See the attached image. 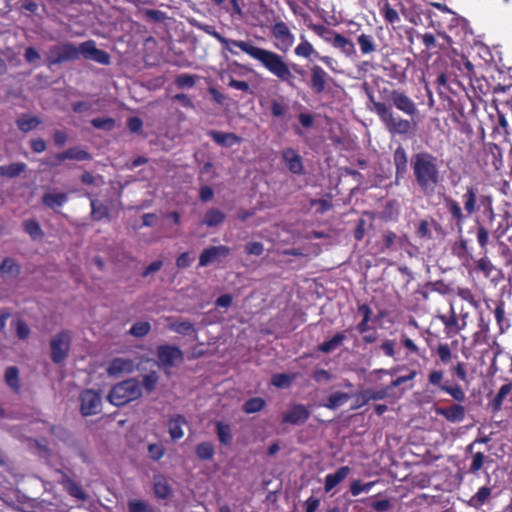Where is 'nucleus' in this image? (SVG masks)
<instances>
[{
    "label": "nucleus",
    "mask_w": 512,
    "mask_h": 512,
    "mask_svg": "<svg viewBox=\"0 0 512 512\" xmlns=\"http://www.w3.org/2000/svg\"><path fill=\"white\" fill-rule=\"evenodd\" d=\"M391 387H386V388H382V389H379V390H367L365 391L364 393V401L362 404H366L368 401L370 400H382V399H385L386 397H388V392H389V389Z\"/></svg>",
    "instance_id": "69168bd1"
},
{
    "label": "nucleus",
    "mask_w": 512,
    "mask_h": 512,
    "mask_svg": "<svg viewBox=\"0 0 512 512\" xmlns=\"http://www.w3.org/2000/svg\"><path fill=\"white\" fill-rule=\"evenodd\" d=\"M215 426L219 442L225 446L231 445L233 441V435L231 432L230 425L223 421H217Z\"/></svg>",
    "instance_id": "58836bf2"
},
{
    "label": "nucleus",
    "mask_w": 512,
    "mask_h": 512,
    "mask_svg": "<svg viewBox=\"0 0 512 512\" xmlns=\"http://www.w3.org/2000/svg\"><path fill=\"white\" fill-rule=\"evenodd\" d=\"M80 412L83 416H92L101 412L102 398L99 392L86 389L80 394Z\"/></svg>",
    "instance_id": "9d476101"
},
{
    "label": "nucleus",
    "mask_w": 512,
    "mask_h": 512,
    "mask_svg": "<svg viewBox=\"0 0 512 512\" xmlns=\"http://www.w3.org/2000/svg\"><path fill=\"white\" fill-rule=\"evenodd\" d=\"M461 402L452 404L447 407H438L435 409L436 414L444 417L448 422L460 423L465 419L466 409Z\"/></svg>",
    "instance_id": "aec40b11"
},
{
    "label": "nucleus",
    "mask_w": 512,
    "mask_h": 512,
    "mask_svg": "<svg viewBox=\"0 0 512 512\" xmlns=\"http://www.w3.org/2000/svg\"><path fill=\"white\" fill-rule=\"evenodd\" d=\"M142 396L140 382L136 378H129L112 386L107 399L117 407L124 406Z\"/></svg>",
    "instance_id": "39448f33"
},
{
    "label": "nucleus",
    "mask_w": 512,
    "mask_h": 512,
    "mask_svg": "<svg viewBox=\"0 0 512 512\" xmlns=\"http://www.w3.org/2000/svg\"><path fill=\"white\" fill-rule=\"evenodd\" d=\"M203 31L216 39L223 49H228L231 45H238L239 49L250 58L257 61L269 73L274 75L281 82H286L294 87V77L290 72L288 64L284 61V56L262 47L255 46L251 41L234 40L223 36L214 27L205 25Z\"/></svg>",
    "instance_id": "7ed1b4c3"
},
{
    "label": "nucleus",
    "mask_w": 512,
    "mask_h": 512,
    "mask_svg": "<svg viewBox=\"0 0 512 512\" xmlns=\"http://www.w3.org/2000/svg\"><path fill=\"white\" fill-rule=\"evenodd\" d=\"M511 391L512 382L506 383L500 387L495 397L488 404L493 413H497L502 409L503 402Z\"/></svg>",
    "instance_id": "72a5a7b5"
},
{
    "label": "nucleus",
    "mask_w": 512,
    "mask_h": 512,
    "mask_svg": "<svg viewBox=\"0 0 512 512\" xmlns=\"http://www.w3.org/2000/svg\"><path fill=\"white\" fill-rule=\"evenodd\" d=\"M231 249L226 245L210 246L205 248L199 255V267H207L208 265L220 262L222 259L230 255Z\"/></svg>",
    "instance_id": "2eb2a0df"
},
{
    "label": "nucleus",
    "mask_w": 512,
    "mask_h": 512,
    "mask_svg": "<svg viewBox=\"0 0 512 512\" xmlns=\"http://www.w3.org/2000/svg\"><path fill=\"white\" fill-rule=\"evenodd\" d=\"M350 329H347L343 332H337L331 339L325 340L321 344L318 345V351L322 353H331L336 350L346 339V332Z\"/></svg>",
    "instance_id": "473e14b6"
},
{
    "label": "nucleus",
    "mask_w": 512,
    "mask_h": 512,
    "mask_svg": "<svg viewBox=\"0 0 512 512\" xmlns=\"http://www.w3.org/2000/svg\"><path fill=\"white\" fill-rule=\"evenodd\" d=\"M383 238V246L380 249V252H386L388 250H396L397 245H401V240L397 236V234L391 230L383 231L382 233Z\"/></svg>",
    "instance_id": "a18cd8bd"
},
{
    "label": "nucleus",
    "mask_w": 512,
    "mask_h": 512,
    "mask_svg": "<svg viewBox=\"0 0 512 512\" xmlns=\"http://www.w3.org/2000/svg\"><path fill=\"white\" fill-rule=\"evenodd\" d=\"M351 469L349 466L340 467L335 473H329L325 477L324 489L326 492H330L340 482H342L350 473Z\"/></svg>",
    "instance_id": "c85d7f7f"
},
{
    "label": "nucleus",
    "mask_w": 512,
    "mask_h": 512,
    "mask_svg": "<svg viewBox=\"0 0 512 512\" xmlns=\"http://www.w3.org/2000/svg\"><path fill=\"white\" fill-rule=\"evenodd\" d=\"M476 239H477V243L481 249V254L482 253H488V244H489V241H490V232L489 230L479 224L477 227H476Z\"/></svg>",
    "instance_id": "09e8293b"
},
{
    "label": "nucleus",
    "mask_w": 512,
    "mask_h": 512,
    "mask_svg": "<svg viewBox=\"0 0 512 512\" xmlns=\"http://www.w3.org/2000/svg\"><path fill=\"white\" fill-rule=\"evenodd\" d=\"M21 273V265L11 257H5L0 263V275L2 277H18Z\"/></svg>",
    "instance_id": "f704fd0d"
},
{
    "label": "nucleus",
    "mask_w": 512,
    "mask_h": 512,
    "mask_svg": "<svg viewBox=\"0 0 512 512\" xmlns=\"http://www.w3.org/2000/svg\"><path fill=\"white\" fill-rule=\"evenodd\" d=\"M157 359L159 365L170 368L175 365V362H182L184 355L182 350L174 345L163 344L157 347Z\"/></svg>",
    "instance_id": "4468645a"
},
{
    "label": "nucleus",
    "mask_w": 512,
    "mask_h": 512,
    "mask_svg": "<svg viewBox=\"0 0 512 512\" xmlns=\"http://www.w3.org/2000/svg\"><path fill=\"white\" fill-rule=\"evenodd\" d=\"M497 116H498L497 125L493 129L492 135L494 137H496V135H501V136H503L504 139H506L510 135V132L508 130L509 129L508 121H507L505 115L499 111L497 113Z\"/></svg>",
    "instance_id": "6e6d98bb"
},
{
    "label": "nucleus",
    "mask_w": 512,
    "mask_h": 512,
    "mask_svg": "<svg viewBox=\"0 0 512 512\" xmlns=\"http://www.w3.org/2000/svg\"><path fill=\"white\" fill-rule=\"evenodd\" d=\"M91 205V216L93 220L100 221L105 217H108V208L103 203L99 202L97 199L90 200Z\"/></svg>",
    "instance_id": "3c124183"
},
{
    "label": "nucleus",
    "mask_w": 512,
    "mask_h": 512,
    "mask_svg": "<svg viewBox=\"0 0 512 512\" xmlns=\"http://www.w3.org/2000/svg\"><path fill=\"white\" fill-rule=\"evenodd\" d=\"M393 162L395 166V179L396 182L399 179L405 177L408 171V156L405 148L399 145L393 153Z\"/></svg>",
    "instance_id": "b1692460"
},
{
    "label": "nucleus",
    "mask_w": 512,
    "mask_h": 512,
    "mask_svg": "<svg viewBox=\"0 0 512 512\" xmlns=\"http://www.w3.org/2000/svg\"><path fill=\"white\" fill-rule=\"evenodd\" d=\"M207 135L219 146L230 148L241 143L242 138L233 132L209 130Z\"/></svg>",
    "instance_id": "5701e85b"
},
{
    "label": "nucleus",
    "mask_w": 512,
    "mask_h": 512,
    "mask_svg": "<svg viewBox=\"0 0 512 512\" xmlns=\"http://www.w3.org/2000/svg\"><path fill=\"white\" fill-rule=\"evenodd\" d=\"M271 35L278 41L276 47L282 52H287L293 46L295 41L294 34L283 21L275 22L272 25Z\"/></svg>",
    "instance_id": "ddd939ff"
},
{
    "label": "nucleus",
    "mask_w": 512,
    "mask_h": 512,
    "mask_svg": "<svg viewBox=\"0 0 512 512\" xmlns=\"http://www.w3.org/2000/svg\"><path fill=\"white\" fill-rule=\"evenodd\" d=\"M310 410L303 404H292L282 416L283 424L302 425L310 418Z\"/></svg>",
    "instance_id": "dca6fc26"
},
{
    "label": "nucleus",
    "mask_w": 512,
    "mask_h": 512,
    "mask_svg": "<svg viewBox=\"0 0 512 512\" xmlns=\"http://www.w3.org/2000/svg\"><path fill=\"white\" fill-rule=\"evenodd\" d=\"M283 161L289 171L296 175L304 174V165L299 152L293 148H285L281 152Z\"/></svg>",
    "instance_id": "a211bd4d"
},
{
    "label": "nucleus",
    "mask_w": 512,
    "mask_h": 512,
    "mask_svg": "<svg viewBox=\"0 0 512 512\" xmlns=\"http://www.w3.org/2000/svg\"><path fill=\"white\" fill-rule=\"evenodd\" d=\"M197 78V75L182 73L176 76L175 85L179 89L193 88L196 84Z\"/></svg>",
    "instance_id": "13d9d810"
},
{
    "label": "nucleus",
    "mask_w": 512,
    "mask_h": 512,
    "mask_svg": "<svg viewBox=\"0 0 512 512\" xmlns=\"http://www.w3.org/2000/svg\"><path fill=\"white\" fill-rule=\"evenodd\" d=\"M127 507L128 512H155L154 507L142 499L129 500Z\"/></svg>",
    "instance_id": "5fc2aeb1"
},
{
    "label": "nucleus",
    "mask_w": 512,
    "mask_h": 512,
    "mask_svg": "<svg viewBox=\"0 0 512 512\" xmlns=\"http://www.w3.org/2000/svg\"><path fill=\"white\" fill-rule=\"evenodd\" d=\"M168 329L180 335H189L194 333V324L189 321L173 322L168 324Z\"/></svg>",
    "instance_id": "603ef678"
},
{
    "label": "nucleus",
    "mask_w": 512,
    "mask_h": 512,
    "mask_svg": "<svg viewBox=\"0 0 512 512\" xmlns=\"http://www.w3.org/2000/svg\"><path fill=\"white\" fill-rule=\"evenodd\" d=\"M150 331L151 325L148 321H138L131 326L128 333L134 337L142 338L148 335Z\"/></svg>",
    "instance_id": "4d7b16f0"
},
{
    "label": "nucleus",
    "mask_w": 512,
    "mask_h": 512,
    "mask_svg": "<svg viewBox=\"0 0 512 512\" xmlns=\"http://www.w3.org/2000/svg\"><path fill=\"white\" fill-rule=\"evenodd\" d=\"M316 53L318 52L313 45L304 36H301V42L295 47L294 54L305 59H311L312 57L316 59Z\"/></svg>",
    "instance_id": "a19ab883"
},
{
    "label": "nucleus",
    "mask_w": 512,
    "mask_h": 512,
    "mask_svg": "<svg viewBox=\"0 0 512 512\" xmlns=\"http://www.w3.org/2000/svg\"><path fill=\"white\" fill-rule=\"evenodd\" d=\"M456 255L465 263H469L470 260H474V257L469 253L468 241L466 239H460V241L457 243Z\"/></svg>",
    "instance_id": "052dcab7"
},
{
    "label": "nucleus",
    "mask_w": 512,
    "mask_h": 512,
    "mask_svg": "<svg viewBox=\"0 0 512 512\" xmlns=\"http://www.w3.org/2000/svg\"><path fill=\"white\" fill-rule=\"evenodd\" d=\"M389 103L370 100L373 111L379 117L385 129L392 136L406 137L414 135L418 123L414 120L419 114L417 104L402 90L393 89L385 98Z\"/></svg>",
    "instance_id": "f257e3e1"
},
{
    "label": "nucleus",
    "mask_w": 512,
    "mask_h": 512,
    "mask_svg": "<svg viewBox=\"0 0 512 512\" xmlns=\"http://www.w3.org/2000/svg\"><path fill=\"white\" fill-rule=\"evenodd\" d=\"M59 483L71 497L81 501H85L87 499V495L83 491L82 487L67 474L63 473L62 479Z\"/></svg>",
    "instance_id": "a878e982"
},
{
    "label": "nucleus",
    "mask_w": 512,
    "mask_h": 512,
    "mask_svg": "<svg viewBox=\"0 0 512 512\" xmlns=\"http://www.w3.org/2000/svg\"><path fill=\"white\" fill-rule=\"evenodd\" d=\"M461 202L450 195H444L443 205L448 221L459 232L462 231L466 220L483 209L489 219L494 218L493 197L491 194L481 193L477 184H468L462 187Z\"/></svg>",
    "instance_id": "f03ea898"
},
{
    "label": "nucleus",
    "mask_w": 512,
    "mask_h": 512,
    "mask_svg": "<svg viewBox=\"0 0 512 512\" xmlns=\"http://www.w3.org/2000/svg\"><path fill=\"white\" fill-rule=\"evenodd\" d=\"M42 204L56 211L68 201V194L65 192H49L42 196Z\"/></svg>",
    "instance_id": "7c9ffc66"
},
{
    "label": "nucleus",
    "mask_w": 512,
    "mask_h": 512,
    "mask_svg": "<svg viewBox=\"0 0 512 512\" xmlns=\"http://www.w3.org/2000/svg\"><path fill=\"white\" fill-rule=\"evenodd\" d=\"M41 123L42 121L40 118L29 114H22L16 120L17 128L23 133H28L36 129Z\"/></svg>",
    "instance_id": "c9c22d12"
},
{
    "label": "nucleus",
    "mask_w": 512,
    "mask_h": 512,
    "mask_svg": "<svg viewBox=\"0 0 512 512\" xmlns=\"http://www.w3.org/2000/svg\"><path fill=\"white\" fill-rule=\"evenodd\" d=\"M81 55L87 60H93L102 65H109L111 60L109 53L97 48L93 40L81 43Z\"/></svg>",
    "instance_id": "f3484780"
},
{
    "label": "nucleus",
    "mask_w": 512,
    "mask_h": 512,
    "mask_svg": "<svg viewBox=\"0 0 512 512\" xmlns=\"http://www.w3.org/2000/svg\"><path fill=\"white\" fill-rule=\"evenodd\" d=\"M411 167L419 191L428 197L434 195L441 182L438 158L429 152H419L413 156Z\"/></svg>",
    "instance_id": "20e7f679"
},
{
    "label": "nucleus",
    "mask_w": 512,
    "mask_h": 512,
    "mask_svg": "<svg viewBox=\"0 0 512 512\" xmlns=\"http://www.w3.org/2000/svg\"><path fill=\"white\" fill-rule=\"evenodd\" d=\"M289 108V103L284 97L272 99L270 102V114L274 119L287 120Z\"/></svg>",
    "instance_id": "2f4dec72"
},
{
    "label": "nucleus",
    "mask_w": 512,
    "mask_h": 512,
    "mask_svg": "<svg viewBox=\"0 0 512 512\" xmlns=\"http://www.w3.org/2000/svg\"><path fill=\"white\" fill-rule=\"evenodd\" d=\"M357 44L362 55H372L378 51V45L372 34L361 33L357 36Z\"/></svg>",
    "instance_id": "c756f323"
},
{
    "label": "nucleus",
    "mask_w": 512,
    "mask_h": 512,
    "mask_svg": "<svg viewBox=\"0 0 512 512\" xmlns=\"http://www.w3.org/2000/svg\"><path fill=\"white\" fill-rule=\"evenodd\" d=\"M158 381V373L156 371H150L143 376V387L148 393L153 392L157 387Z\"/></svg>",
    "instance_id": "e2e57ef3"
},
{
    "label": "nucleus",
    "mask_w": 512,
    "mask_h": 512,
    "mask_svg": "<svg viewBox=\"0 0 512 512\" xmlns=\"http://www.w3.org/2000/svg\"><path fill=\"white\" fill-rule=\"evenodd\" d=\"M134 361L130 358L116 357L109 361L106 372L109 376L115 377L121 374H129L134 371Z\"/></svg>",
    "instance_id": "6ab92c4d"
},
{
    "label": "nucleus",
    "mask_w": 512,
    "mask_h": 512,
    "mask_svg": "<svg viewBox=\"0 0 512 512\" xmlns=\"http://www.w3.org/2000/svg\"><path fill=\"white\" fill-rule=\"evenodd\" d=\"M153 492L158 499L165 500L172 493L171 486L166 477L162 474L155 475L153 478Z\"/></svg>",
    "instance_id": "cd10ccee"
},
{
    "label": "nucleus",
    "mask_w": 512,
    "mask_h": 512,
    "mask_svg": "<svg viewBox=\"0 0 512 512\" xmlns=\"http://www.w3.org/2000/svg\"><path fill=\"white\" fill-rule=\"evenodd\" d=\"M5 383L14 392L19 393L21 390V383L19 378V369L16 366H9L5 370Z\"/></svg>",
    "instance_id": "e433bc0d"
},
{
    "label": "nucleus",
    "mask_w": 512,
    "mask_h": 512,
    "mask_svg": "<svg viewBox=\"0 0 512 512\" xmlns=\"http://www.w3.org/2000/svg\"><path fill=\"white\" fill-rule=\"evenodd\" d=\"M463 265L469 274H481L485 279H488L494 284L504 279L502 269L492 263L488 253H482L480 258H474V260H470L469 263L463 262Z\"/></svg>",
    "instance_id": "423d86ee"
},
{
    "label": "nucleus",
    "mask_w": 512,
    "mask_h": 512,
    "mask_svg": "<svg viewBox=\"0 0 512 512\" xmlns=\"http://www.w3.org/2000/svg\"><path fill=\"white\" fill-rule=\"evenodd\" d=\"M195 454L199 460L210 461L214 458L215 447L210 441H203L195 446Z\"/></svg>",
    "instance_id": "4c0bfd02"
},
{
    "label": "nucleus",
    "mask_w": 512,
    "mask_h": 512,
    "mask_svg": "<svg viewBox=\"0 0 512 512\" xmlns=\"http://www.w3.org/2000/svg\"><path fill=\"white\" fill-rule=\"evenodd\" d=\"M349 400V395L345 392L337 391L329 395L326 408L334 410Z\"/></svg>",
    "instance_id": "8fccbe9b"
},
{
    "label": "nucleus",
    "mask_w": 512,
    "mask_h": 512,
    "mask_svg": "<svg viewBox=\"0 0 512 512\" xmlns=\"http://www.w3.org/2000/svg\"><path fill=\"white\" fill-rule=\"evenodd\" d=\"M266 406V401L262 397H252L244 402L242 411L245 414L260 412Z\"/></svg>",
    "instance_id": "49530a36"
},
{
    "label": "nucleus",
    "mask_w": 512,
    "mask_h": 512,
    "mask_svg": "<svg viewBox=\"0 0 512 512\" xmlns=\"http://www.w3.org/2000/svg\"><path fill=\"white\" fill-rule=\"evenodd\" d=\"M313 30L318 34L322 35L323 32H328L329 37L325 40L329 42L334 48L341 50L347 57H351L356 54L355 45L349 38H346L342 34L335 30H328L323 25H314Z\"/></svg>",
    "instance_id": "1a4fd4ad"
},
{
    "label": "nucleus",
    "mask_w": 512,
    "mask_h": 512,
    "mask_svg": "<svg viewBox=\"0 0 512 512\" xmlns=\"http://www.w3.org/2000/svg\"><path fill=\"white\" fill-rule=\"evenodd\" d=\"M14 324H15V330H16L17 337L20 340L27 339L31 332L27 323L22 319H17V320H15Z\"/></svg>",
    "instance_id": "774afa93"
},
{
    "label": "nucleus",
    "mask_w": 512,
    "mask_h": 512,
    "mask_svg": "<svg viewBox=\"0 0 512 512\" xmlns=\"http://www.w3.org/2000/svg\"><path fill=\"white\" fill-rule=\"evenodd\" d=\"M443 379L444 372L436 369L431 370L427 378L429 385L450 395L456 402H464L466 400V394L463 388L459 384L449 385L447 383H443Z\"/></svg>",
    "instance_id": "6e6552de"
},
{
    "label": "nucleus",
    "mask_w": 512,
    "mask_h": 512,
    "mask_svg": "<svg viewBox=\"0 0 512 512\" xmlns=\"http://www.w3.org/2000/svg\"><path fill=\"white\" fill-rule=\"evenodd\" d=\"M485 455L483 452H476L472 454V462L470 464L468 472L471 474H476L478 471H480L485 462Z\"/></svg>",
    "instance_id": "338daca9"
},
{
    "label": "nucleus",
    "mask_w": 512,
    "mask_h": 512,
    "mask_svg": "<svg viewBox=\"0 0 512 512\" xmlns=\"http://www.w3.org/2000/svg\"><path fill=\"white\" fill-rule=\"evenodd\" d=\"M27 169V165L23 162L11 163L9 165L0 166V176L6 178H16Z\"/></svg>",
    "instance_id": "ea45409f"
},
{
    "label": "nucleus",
    "mask_w": 512,
    "mask_h": 512,
    "mask_svg": "<svg viewBox=\"0 0 512 512\" xmlns=\"http://www.w3.org/2000/svg\"><path fill=\"white\" fill-rule=\"evenodd\" d=\"M23 229L34 241L41 240L44 237V232L35 219H27L23 221Z\"/></svg>",
    "instance_id": "79ce46f5"
},
{
    "label": "nucleus",
    "mask_w": 512,
    "mask_h": 512,
    "mask_svg": "<svg viewBox=\"0 0 512 512\" xmlns=\"http://www.w3.org/2000/svg\"><path fill=\"white\" fill-rule=\"evenodd\" d=\"M310 79L307 82L308 87L315 94H322L329 86L333 78L320 66L313 64L309 67Z\"/></svg>",
    "instance_id": "f8f14e48"
},
{
    "label": "nucleus",
    "mask_w": 512,
    "mask_h": 512,
    "mask_svg": "<svg viewBox=\"0 0 512 512\" xmlns=\"http://www.w3.org/2000/svg\"><path fill=\"white\" fill-rule=\"evenodd\" d=\"M491 488L488 486H482L478 491L471 497L470 505L477 508L483 506L491 496Z\"/></svg>",
    "instance_id": "de8ad7c7"
},
{
    "label": "nucleus",
    "mask_w": 512,
    "mask_h": 512,
    "mask_svg": "<svg viewBox=\"0 0 512 512\" xmlns=\"http://www.w3.org/2000/svg\"><path fill=\"white\" fill-rule=\"evenodd\" d=\"M50 64L56 65L68 61H74L81 55V45L76 47L72 43H63L55 46L50 51Z\"/></svg>",
    "instance_id": "9b49d317"
},
{
    "label": "nucleus",
    "mask_w": 512,
    "mask_h": 512,
    "mask_svg": "<svg viewBox=\"0 0 512 512\" xmlns=\"http://www.w3.org/2000/svg\"><path fill=\"white\" fill-rule=\"evenodd\" d=\"M187 425V420L183 415L174 414L168 420V432L172 440L176 441L184 436L183 427Z\"/></svg>",
    "instance_id": "bb28decb"
},
{
    "label": "nucleus",
    "mask_w": 512,
    "mask_h": 512,
    "mask_svg": "<svg viewBox=\"0 0 512 512\" xmlns=\"http://www.w3.org/2000/svg\"><path fill=\"white\" fill-rule=\"evenodd\" d=\"M91 125L96 129L111 131L115 127V120L112 117L94 118L91 120Z\"/></svg>",
    "instance_id": "680f3d73"
},
{
    "label": "nucleus",
    "mask_w": 512,
    "mask_h": 512,
    "mask_svg": "<svg viewBox=\"0 0 512 512\" xmlns=\"http://www.w3.org/2000/svg\"><path fill=\"white\" fill-rule=\"evenodd\" d=\"M72 342V333L69 330H62L50 341V357L53 363L61 364L68 357Z\"/></svg>",
    "instance_id": "0eeeda50"
},
{
    "label": "nucleus",
    "mask_w": 512,
    "mask_h": 512,
    "mask_svg": "<svg viewBox=\"0 0 512 512\" xmlns=\"http://www.w3.org/2000/svg\"><path fill=\"white\" fill-rule=\"evenodd\" d=\"M457 296L460 297L463 301L469 303L473 308H480V301L477 299L476 295L472 292V290L468 287H458Z\"/></svg>",
    "instance_id": "864d4df0"
},
{
    "label": "nucleus",
    "mask_w": 512,
    "mask_h": 512,
    "mask_svg": "<svg viewBox=\"0 0 512 512\" xmlns=\"http://www.w3.org/2000/svg\"><path fill=\"white\" fill-rule=\"evenodd\" d=\"M493 313L499 330L501 333H503L509 327V321L505 316V302L503 300L496 302Z\"/></svg>",
    "instance_id": "c03bdc74"
},
{
    "label": "nucleus",
    "mask_w": 512,
    "mask_h": 512,
    "mask_svg": "<svg viewBox=\"0 0 512 512\" xmlns=\"http://www.w3.org/2000/svg\"><path fill=\"white\" fill-rule=\"evenodd\" d=\"M438 319L444 325V331L448 336L457 335L466 325L465 321H463L462 324L459 323L458 316L453 306L450 307L449 315H439Z\"/></svg>",
    "instance_id": "4be33fe9"
},
{
    "label": "nucleus",
    "mask_w": 512,
    "mask_h": 512,
    "mask_svg": "<svg viewBox=\"0 0 512 512\" xmlns=\"http://www.w3.org/2000/svg\"><path fill=\"white\" fill-rule=\"evenodd\" d=\"M225 218L226 215L224 212L217 208H211L205 213L203 224L207 225L208 227H216L222 224Z\"/></svg>",
    "instance_id": "37998d69"
},
{
    "label": "nucleus",
    "mask_w": 512,
    "mask_h": 512,
    "mask_svg": "<svg viewBox=\"0 0 512 512\" xmlns=\"http://www.w3.org/2000/svg\"><path fill=\"white\" fill-rule=\"evenodd\" d=\"M54 158L55 162L52 163V166H58L66 159L76 161H90L92 160V155L88 151L79 147H71L65 151L57 153Z\"/></svg>",
    "instance_id": "412c9836"
},
{
    "label": "nucleus",
    "mask_w": 512,
    "mask_h": 512,
    "mask_svg": "<svg viewBox=\"0 0 512 512\" xmlns=\"http://www.w3.org/2000/svg\"><path fill=\"white\" fill-rule=\"evenodd\" d=\"M436 353L442 364L447 365L452 361V351L447 343H440L436 349Z\"/></svg>",
    "instance_id": "0e129e2a"
},
{
    "label": "nucleus",
    "mask_w": 512,
    "mask_h": 512,
    "mask_svg": "<svg viewBox=\"0 0 512 512\" xmlns=\"http://www.w3.org/2000/svg\"><path fill=\"white\" fill-rule=\"evenodd\" d=\"M295 379V375H290L286 373H278L274 374L271 378V384L277 388H286L291 385L293 380Z\"/></svg>",
    "instance_id": "bf43d9fd"
},
{
    "label": "nucleus",
    "mask_w": 512,
    "mask_h": 512,
    "mask_svg": "<svg viewBox=\"0 0 512 512\" xmlns=\"http://www.w3.org/2000/svg\"><path fill=\"white\" fill-rule=\"evenodd\" d=\"M410 59H402L400 63L389 61L384 67L388 76L398 82H404L406 80L407 69L410 65Z\"/></svg>",
    "instance_id": "393cba45"
}]
</instances>
